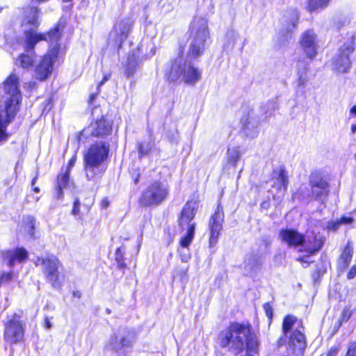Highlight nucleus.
<instances>
[{
  "label": "nucleus",
  "instance_id": "1",
  "mask_svg": "<svg viewBox=\"0 0 356 356\" xmlns=\"http://www.w3.org/2000/svg\"><path fill=\"white\" fill-rule=\"evenodd\" d=\"M218 339L222 348L234 350L237 354L241 353L245 348L248 355L250 353H257L259 350L258 338L252 331V326L249 323H230L226 329L220 332Z\"/></svg>",
  "mask_w": 356,
  "mask_h": 356
},
{
  "label": "nucleus",
  "instance_id": "2",
  "mask_svg": "<svg viewBox=\"0 0 356 356\" xmlns=\"http://www.w3.org/2000/svg\"><path fill=\"white\" fill-rule=\"evenodd\" d=\"M19 77L11 74L4 81V110L0 111V142L8 139L6 127L16 115L22 99Z\"/></svg>",
  "mask_w": 356,
  "mask_h": 356
},
{
  "label": "nucleus",
  "instance_id": "3",
  "mask_svg": "<svg viewBox=\"0 0 356 356\" xmlns=\"http://www.w3.org/2000/svg\"><path fill=\"white\" fill-rule=\"evenodd\" d=\"M201 74L197 68L186 63L181 51L179 56L172 60L171 67L167 75L170 81H177L181 79L186 83L194 84L200 79Z\"/></svg>",
  "mask_w": 356,
  "mask_h": 356
},
{
  "label": "nucleus",
  "instance_id": "4",
  "mask_svg": "<svg viewBox=\"0 0 356 356\" xmlns=\"http://www.w3.org/2000/svg\"><path fill=\"white\" fill-rule=\"evenodd\" d=\"M108 151V147L104 143L99 142L92 145L86 152L83 165L88 180H94L95 175L100 173L99 167L107 157Z\"/></svg>",
  "mask_w": 356,
  "mask_h": 356
},
{
  "label": "nucleus",
  "instance_id": "5",
  "mask_svg": "<svg viewBox=\"0 0 356 356\" xmlns=\"http://www.w3.org/2000/svg\"><path fill=\"white\" fill-rule=\"evenodd\" d=\"M281 240L286 243L289 247L298 248L299 255L298 261H299L304 268H307L312 262V249L309 245H306L305 237L294 229H283L280 232Z\"/></svg>",
  "mask_w": 356,
  "mask_h": 356
},
{
  "label": "nucleus",
  "instance_id": "6",
  "mask_svg": "<svg viewBox=\"0 0 356 356\" xmlns=\"http://www.w3.org/2000/svg\"><path fill=\"white\" fill-rule=\"evenodd\" d=\"M296 323L297 319L294 316L288 315L284 318L282 323L283 337L278 341V345L282 346L290 334L289 347L294 353H301L306 348V341L305 335L300 329L296 327L293 330Z\"/></svg>",
  "mask_w": 356,
  "mask_h": 356
},
{
  "label": "nucleus",
  "instance_id": "7",
  "mask_svg": "<svg viewBox=\"0 0 356 356\" xmlns=\"http://www.w3.org/2000/svg\"><path fill=\"white\" fill-rule=\"evenodd\" d=\"M191 35L193 40L190 45L189 54L196 57L202 54L205 41L209 37L206 19L201 17L194 19L191 24Z\"/></svg>",
  "mask_w": 356,
  "mask_h": 356
},
{
  "label": "nucleus",
  "instance_id": "8",
  "mask_svg": "<svg viewBox=\"0 0 356 356\" xmlns=\"http://www.w3.org/2000/svg\"><path fill=\"white\" fill-rule=\"evenodd\" d=\"M354 38L352 36L339 49L332 58V67L333 70L339 73H346L351 67L350 56L355 49Z\"/></svg>",
  "mask_w": 356,
  "mask_h": 356
},
{
  "label": "nucleus",
  "instance_id": "9",
  "mask_svg": "<svg viewBox=\"0 0 356 356\" xmlns=\"http://www.w3.org/2000/svg\"><path fill=\"white\" fill-rule=\"evenodd\" d=\"M42 40H46L45 35L33 31H26L25 33V47L24 51L26 54H22L17 59L16 65L23 69H29L33 67L34 63V57L31 54H29L33 51L35 45Z\"/></svg>",
  "mask_w": 356,
  "mask_h": 356
},
{
  "label": "nucleus",
  "instance_id": "10",
  "mask_svg": "<svg viewBox=\"0 0 356 356\" xmlns=\"http://www.w3.org/2000/svg\"><path fill=\"white\" fill-rule=\"evenodd\" d=\"M168 195V188L161 182L156 181L143 191L140 201L145 207L156 205L164 201Z\"/></svg>",
  "mask_w": 356,
  "mask_h": 356
},
{
  "label": "nucleus",
  "instance_id": "11",
  "mask_svg": "<svg viewBox=\"0 0 356 356\" xmlns=\"http://www.w3.org/2000/svg\"><path fill=\"white\" fill-rule=\"evenodd\" d=\"M135 333L127 328H120L108 339L106 348L118 353L122 348L130 347L135 341Z\"/></svg>",
  "mask_w": 356,
  "mask_h": 356
},
{
  "label": "nucleus",
  "instance_id": "12",
  "mask_svg": "<svg viewBox=\"0 0 356 356\" xmlns=\"http://www.w3.org/2000/svg\"><path fill=\"white\" fill-rule=\"evenodd\" d=\"M58 51L59 47L55 46L41 58L35 68V79L44 81L50 76L53 70V63L57 58Z\"/></svg>",
  "mask_w": 356,
  "mask_h": 356
},
{
  "label": "nucleus",
  "instance_id": "13",
  "mask_svg": "<svg viewBox=\"0 0 356 356\" xmlns=\"http://www.w3.org/2000/svg\"><path fill=\"white\" fill-rule=\"evenodd\" d=\"M35 264L36 266L42 265L43 266L44 273L54 286H59V261L55 256L51 255L45 258H38Z\"/></svg>",
  "mask_w": 356,
  "mask_h": 356
},
{
  "label": "nucleus",
  "instance_id": "14",
  "mask_svg": "<svg viewBox=\"0 0 356 356\" xmlns=\"http://www.w3.org/2000/svg\"><path fill=\"white\" fill-rule=\"evenodd\" d=\"M24 337V327L19 317L13 316L8 321L4 328V339L8 343L20 341Z\"/></svg>",
  "mask_w": 356,
  "mask_h": 356
},
{
  "label": "nucleus",
  "instance_id": "15",
  "mask_svg": "<svg viewBox=\"0 0 356 356\" xmlns=\"http://www.w3.org/2000/svg\"><path fill=\"white\" fill-rule=\"evenodd\" d=\"M327 183L323 178L317 176L313 179V202H315L316 211H321L325 208V200L328 194Z\"/></svg>",
  "mask_w": 356,
  "mask_h": 356
},
{
  "label": "nucleus",
  "instance_id": "16",
  "mask_svg": "<svg viewBox=\"0 0 356 356\" xmlns=\"http://www.w3.org/2000/svg\"><path fill=\"white\" fill-rule=\"evenodd\" d=\"M197 209V204L194 201L188 202L181 211L179 218V225L180 228L184 230H190L193 228L195 230L196 223L193 221Z\"/></svg>",
  "mask_w": 356,
  "mask_h": 356
},
{
  "label": "nucleus",
  "instance_id": "17",
  "mask_svg": "<svg viewBox=\"0 0 356 356\" xmlns=\"http://www.w3.org/2000/svg\"><path fill=\"white\" fill-rule=\"evenodd\" d=\"M3 260L9 267L21 264L28 259V252L23 248H17L1 252Z\"/></svg>",
  "mask_w": 356,
  "mask_h": 356
},
{
  "label": "nucleus",
  "instance_id": "18",
  "mask_svg": "<svg viewBox=\"0 0 356 356\" xmlns=\"http://www.w3.org/2000/svg\"><path fill=\"white\" fill-rule=\"evenodd\" d=\"M224 219V214L222 209L218 207L216 212L211 217L210 221V238L209 243L211 245H215L218 239L220 232L222 229V223Z\"/></svg>",
  "mask_w": 356,
  "mask_h": 356
},
{
  "label": "nucleus",
  "instance_id": "19",
  "mask_svg": "<svg viewBox=\"0 0 356 356\" xmlns=\"http://www.w3.org/2000/svg\"><path fill=\"white\" fill-rule=\"evenodd\" d=\"M92 135L96 137H104L110 135L112 132L111 122L104 118L97 120L90 126Z\"/></svg>",
  "mask_w": 356,
  "mask_h": 356
},
{
  "label": "nucleus",
  "instance_id": "20",
  "mask_svg": "<svg viewBox=\"0 0 356 356\" xmlns=\"http://www.w3.org/2000/svg\"><path fill=\"white\" fill-rule=\"evenodd\" d=\"M298 18L299 17L297 10L289 9L285 11L283 17L280 19V22L286 30L289 32L296 26Z\"/></svg>",
  "mask_w": 356,
  "mask_h": 356
},
{
  "label": "nucleus",
  "instance_id": "21",
  "mask_svg": "<svg viewBox=\"0 0 356 356\" xmlns=\"http://www.w3.org/2000/svg\"><path fill=\"white\" fill-rule=\"evenodd\" d=\"M38 9L35 7H29L24 10V16L22 20L23 26L36 28L39 26Z\"/></svg>",
  "mask_w": 356,
  "mask_h": 356
},
{
  "label": "nucleus",
  "instance_id": "22",
  "mask_svg": "<svg viewBox=\"0 0 356 356\" xmlns=\"http://www.w3.org/2000/svg\"><path fill=\"white\" fill-rule=\"evenodd\" d=\"M242 123L243 131L247 136L254 138L258 135L259 122L253 116L248 115L247 118L243 120Z\"/></svg>",
  "mask_w": 356,
  "mask_h": 356
},
{
  "label": "nucleus",
  "instance_id": "23",
  "mask_svg": "<svg viewBox=\"0 0 356 356\" xmlns=\"http://www.w3.org/2000/svg\"><path fill=\"white\" fill-rule=\"evenodd\" d=\"M302 51L308 58L312 56V32L310 30L305 31L302 33L299 41Z\"/></svg>",
  "mask_w": 356,
  "mask_h": 356
},
{
  "label": "nucleus",
  "instance_id": "24",
  "mask_svg": "<svg viewBox=\"0 0 356 356\" xmlns=\"http://www.w3.org/2000/svg\"><path fill=\"white\" fill-rule=\"evenodd\" d=\"M273 179L275 180L274 184L277 186L279 189L286 190L288 178L286 172L283 168H280L274 170Z\"/></svg>",
  "mask_w": 356,
  "mask_h": 356
},
{
  "label": "nucleus",
  "instance_id": "25",
  "mask_svg": "<svg viewBox=\"0 0 356 356\" xmlns=\"http://www.w3.org/2000/svg\"><path fill=\"white\" fill-rule=\"evenodd\" d=\"M353 253V248L350 242H348L347 245L344 248L343 252L339 261V264L341 268H346L351 261Z\"/></svg>",
  "mask_w": 356,
  "mask_h": 356
},
{
  "label": "nucleus",
  "instance_id": "26",
  "mask_svg": "<svg viewBox=\"0 0 356 356\" xmlns=\"http://www.w3.org/2000/svg\"><path fill=\"white\" fill-rule=\"evenodd\" d=\"M130 27L131 25L128 21H122L115 26L114 31L119 36L120 41H122L127 38L130 31Z\"/></svg>",
  "mask_w": 356,
  "mask_h": 356
},
{
  "label": "nucleus",
  "instance_id": "27",
  "mask_svg": "<svg viewBox=\"0 0 356 356\" xmlns=\"http://www.w3.org/2000/svg\"><path fill=\"white\" fill-rule=\"evenodd\" d=\"M64 24L62 22H59L54 29L49 31V32L47 33V35H45L46 40L47 38L51 42H56L58 40V39L60 38L61 33L64 29Z\"/></svg>",
  "mask_w": 356,
  "mask_h": 356
},
{
  "label": "nucleus",
  "instance_id": "28",
  "mask_svg": "<svg viewBox=\"0 0 356 356\" xmlns=\"http://www.w3.org/2000/svg\"><path fill=\"white\" fill-rule=\"evenodd\" d=\"M241 154L238 147H234L227 149V163L231 166H236L240 159Z\"/></svg>",
  "mask_w": 356,
  "mask_h": 356
},
{
  "label": "nucleus",
  "instance_id": "29",
  "mask_svg": "<svg viewBox=\"0 0 356 356\" xmlns=\"http://www.w3.org/2000/svg\"><path fill=\"white\" fill-rule=\"evenodd\" d=\"M261 265V258L255 255L250 256L245 261V268L250 271H256Z\"/></svg>",
  "mask_w": 356,
  "mask_h": 356
},
{
  "label": "nucleus",
  "instance_id": "30",
  "mask_svg": "<svg viewBox=\"0 0 356 356\" xmlns=\"http://www.w3.org/2000/svg\"><path fill=\"white\" fill-rule=\"evenodd\" d=\"M186 231V233L181 238L179 244L182 248L188 249L194 238L195 230H193V228L191 227L190 230Z\"/></svg>",
  "mask_w": 356,
  "mask_h": 356
},
{
  "label": "nucleus",
  "instance_id": "31",
  "mask_svg": "<svg viewBox=\"0 0 356 356\" xmlns=\"http://www.w3.org/2000/svg\"><path fill=\"white\" fill-rule=\"evenodd\" d=\"M352 312L349 307H346L343 309L341 318L339 319L334 325V328L338 330L341 325L342 321H347L350 318Z\"/></svg>",
  "mask_w": 356,
  "mask_h": 356
},
{
  "label": "nucleus",
  "instance_id": "32",
  "mask_svg": "<svg viewBox=\"0 0 356 356\" xmlns=\"http://www.w3.org/2000/svg\"><path fill=\"white\" fill-rule=\"evenodd\" d=\"M325 242V237L318 234L315 236L314 239L313 240V252L315 251H318Z\"/></svg>",
  "mask_w": 356,
  "mask_h": 356
},
{
  "label": "nucleus",
  "instance_id": "33",
  "mask_svg": "<svg viewBox=\"0 0 356 356\" xmlns=\"http://www.w3.org/2000/svg\"><path fill=\"white\" fill-rule=\"evenodd\" d=\"M330 0H313V11L325 9Z\"/></svg>",
  "mask_w": 356,
  "mask_h": 356
},
{
  "label": "nucleus",
  "instance_id": "34",
  "mask_svg": "<svg viewBox=\"0 0 356 356\" xmlns=\"http://www.w3.org/2000/svg\"><path fill=\"white\" fill-rule=\"evenodd\" d=\"M152 147V145L150 143L140 144L138 147V153L141 156H146L149 154Z\"/></svg>",
  "mask_w": 356,
  "mask_h": 356
},
{
  "label": "nucleus",
  "instance_id": "35",
  "mask_svg": "<svg viewBox=\"0 0 356 356\" xmlns=\"http://www.w3.org/2000/svg\"><path fill=\"white\" fill-rule=\"evenodd\" d=\"M115 260L118 263V266L119 268H123L126 266V264L123 260V254L121 251V249L120 248H118L117 250H116V252H115Z\"/></svg>",
  "mask_w": 356,
  "mask_h": 356
},
{
  "label": "nucleus",
  "instance_id": "36",
  "mask_svg": "<svg viewBox=\"0 0 356 356\" xmlns=\"http://www.w3.org/2000/svg\"><path fill=\"white\" fill-rule=\"evenodd\" d=\"M69 182V172H66L64 175L58 177V186L60 188H65Z\"/></svg>",
  "mask_w": 356,
  "mask_h": 356
},
{
  "label": "nucleus",
  "instance_id": "37",
  "mask_svg": "<svg viewBox=\"0 0 356 356\" xmlns=\"http://www.w3.org/2000/svg\"><path fill=\"white\" fill-rule=\"evenodd\" d=\"M23 228L24 232H27L29 236H33L34 233V224L33 219L29 218L27 223L23 226Z\"/></svg>",
  "mask_w": 356,
  "mask_h": 356
},
{
  "label": "nucleus",
  "instance_id": "38",
  "mask_svg": "<svg viewBox=\"0 0 356 356\" xmlns=\"http://www.w3.org/2000/svg\"><path fill=\"white\" fill-rule=\"evenodd\" d=\"M179 253L181 256V259L183 262L187 263L191 259V254L189 252L188 249L182 248L179 250Z\"/></svg>",
  "mask_w": 356,
  "mask_h": 356
},
{
  "label": "nucleus",
  "instance_id": "39",
  "mask_svg": "<svg viewBox=\"0 0 356 356\" xmlns=\"http://www.w3.org/2000/svg\"><path fill=\"white\" fill-rule=\"evenodd\" d=\"M264 309L266 312V316L271 318L273 317V307L269 302L264 305Z\"/></svg>",
  "mask_w": 356,
  "mask_h": 356
},
{
  "label": "nucleus",
  "instance_id": "40",
  "mask_svg": "<svg viewBox=\"0 0 356 356\" xmlns=\"http://www.w3.org/2000/svg\"><path fill=\"white\" fill-rule=\"evenodd\" d=\"M352 222L353 219L351 218L342 217L339 222L334 223V229H337L341 224H349Z\"/></svg>",
  "mask_w": 356,
  "mask_h": 356
},
{
  "label": "nucleus",
  "instance_id": "41",
  "mask_svg": "<svg viewBox=\"0 0 356 356\" xmlns=\"http://www.w3.org/2000/svg\"><path fill=\"white\" fill-rule=\"evenodd\" d=\"M346 356H356V343H352L350 344Z\"/></svg>",
  "mask_w": 356,
  "mask_h": 356
},
{
  "label": "nucleus",
  "instance_id": "42",
  "mask_svg": "<svg viewBox=\"0 0 356 356\" xmlns=\"http://www.w3.org/2000/svg\"><path fill=\"white\" fill-rule=\"evenodd\" d=\"M79 206L80 202L79 199H76L74 202V206L72 211L74 215H76L79 213Z\"/></svg>",
  "mask_w": 356,
  "mask_h": 356
},
{
  "label": "nucleus",
  "instance_id": "43",
  "mask_svg": "<svg viewBox=\"0 0 356 356\" xmlns=\"http://www.w3.org/2000/svg\"><path fill=\"white\" fill-rule=\"evenodd\" d=\"M356 275V266H353L348 273V278L353 279Z\"/></svg>",
  "mask_w": 356,
  "mask_h": 356
},
{
  "label": "nucleus",
  "instance_id": "44",
  "mask_svg": "<svg viewBox=\"0 0 356 356\" xmlns=\"http://www.w3.org/2000/svg\"><path fill=\"white\" fill-rule=\"evenodd\" d=\"M325 272H326V265L322 264V266L317 270L318 277H320Z\"/></svg>",
  "mask_w": 356,
  "mask_h": 356
},
{
  "label": "nucleus",
  "instance_id": "45",
  "mask_svg": "<svg viewBox=\"0 0 356 356\" xmlns=\"http://www.w3.org/2000/svg\"><path fill=\"white\" fill-rule=\"evenodd\" d=\"M76 161V154H74L69 161L68 171L74 165Z\"/></svg>",
  "mask_w": 356,
  "mask_h": 356
},
{
  "label": "nucleus",
  "instance_id": "46",
  "mask_svg": "<svg viewBox=\"0 0 356 356\" xmlns=\"http://www.w3.org/2000/svg\"><path fill=\"white\" fill-rule=\"evenodd\" d=\"M109 205V201L107 198H104L101 202V207L102 208L106 209Z\"/></svg>",
  "mask_w": 356,
  "mask_h": 356
},
{
  "label": "nucleus",
  "instance_id": "47",
  "mask_svg": "<svg viewBox=\"0 0 356 356\" xmlns=\"http://www.w3.org/2000/svg\"><path fill=\"white\" fill-rule=\"evenodd\" d=\"M63 188H60L58 186V188L56 189V197L58 199H60L63 196Z\"/></svg>",
  "mask_w": 356,
  "mask_h": 356
},
{
  "label": "nucleus",
  "instance_id": "48",
  "mask_svg": "<svg viewBox=\"0 0 356 356\" xmlns=\"http://www.w3.org/2000/svg\"><path fill=\"white\" fill-rule=\"evenodd\" d=\"M45 327L47 329H50L52 327V324L47 317L45 318Z\"/></svg>",
  "mask_w": 356,
  "mask_h": 356
},
{
  "label": "nucleus",
  "instance_id": "49",
  "mask_svg": "<svg viewBox=\"0 0 356 356\" xmlns=\"http://www.w3.org/2000/svg\"><path fill=\"white\" fill-rule=\"evenodd\" d=\"M111 77V74L105 75L103 80L99 83V86L103 85L106 81H108Z\"/></svg>",
  "mask_w": 356,
  "mask_h": 356
},
{
  "label": "nucleus",
  "instance_id": "50",
  "mask_svg": "<svg viewBox=\"0 0 356 356\" xmlns=\"http://www.w3.org/2000/svg\"><path fill=\"white\" fill-rule=\"evenodd\" d=\"M336 353H337V350H331L329 353H328V355L327 356H334L336 355Z\"/></svg>",
  "mask_w": 356,
  "mask_h": 356
},
{
  "label": "nucleus",
  "instance_id": "51",
  "mask_svg": "<svg viewBox=\"0 0 356 356\" xmlns=\"http://www.w3.org/2000/svg\"><path fill=\"white\" fill-rule=\"evenodd\" d=\"M350 111L356 115V105L352 107Z\"/></svg>",
  "mask_w": 356,
  "mask_h": 356
},
{
  "label": "nucleus",
  "instance_id": "52",
  "mask_svg": "<svg viewBox=\"0 0 356 356\" xmlns=\"http://www.w3.org/2000/svg\"><path fill=\"white\" fill-rule=\"evenodd\" d=\"M37 179H38V175H36L32 180V182H31V184L32 186H33L34 184H35L36 181H37Z\"/></svg>",
  "mask_w": 356,
  "mask_h": 356
},
{
  "label": "nucleus",
  "instance_id": "53",
  "mask_svg": "<svg viewBox=\"0 0 356 356\" xmlns=\"http://www.w3.org/2000/svg\"><path fill=\"white\" fill-rule=\"evenodd\" d=\"M351 130L353 133L356 132V124L352 125Z\"/></svg>",
  "mask_w": 356,
  "mask_h": 356
},
{
  "label": "nucleus",
  "instance_id": "54",
  "mask_svg": "<svg viewBox=\"0 0 356 356\" xmlns=\"http://www.w3.org/2000/svg\"><path fill=\"white\" fill-rule=\"evenodd\" d=\"M33 191L36 193H38L40 191V188L38 186H36L33 188Z\"/></svg>",
  "mask_w": 356,
  "mask_h": 356
}]
</instances>
